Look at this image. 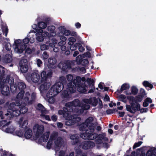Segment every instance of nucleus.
<instances>
[{
	"mask_svg": "<svg viewBox=\"0 0 156 156\" xmlns=\"http://www.w3.org/2000/svg\"><path fill=\"white\" fill-rule=\"evenodd\" d=\"M5 74V70L0 69V88L1 89V93L4 96H8L9 94V88L8 84L10 86V90L12 93H14L17 90V85L14 84V79L9 75H7L6 79H4Z\"/></svg>",
	"mask_w": 156,
	"mask_h": 156,
	"instance_id": "nucleus-1",
	"label": "nucleus"
},
{
	"mask_svg": "<svg viewBox=\"0 0 156 156\" xmlns=\"http://www.w3.org/2000/svg\"><path fill=\"white\" fill-rule=\"evenodd\" d=\"M52 72L50 71L47 74L45 71H43L41 73V79L39 83H43L39 87V90L41 92H43L47 90L49 88L50 84L49 82H47L48 78L51 77L52 75Z\"/></svg>",
	"mask_w": 156,
	"mask_h": 156,
	"instance_id": "nucleus-2",
	"label": "nucleus"
},
{
	"mask_svg": "<svg viewBox=\"0 0 156 156\" xmlns=\"http://www.w3.org/2000/svg\"><path fill=\"white\" fill-rule=\"evenodd\" d=\"M73 85L76 89L77 87V91L80 93L86 94L87 92L86 88L87 87V85L85 83L81 82V77L77 76L76 79H74L73 81Z\"/></svg>",
	"mask_w": 156,
	"mask_h": 156,
	"instance_id": "nucleus-3",
	"label": "nucleus"
},
{
	"mask_svg": "<svg viewBox=\"0 0 156 156\" xmlns=\"http://www.w3.org/2000/svg\"><path fill=\"white\" fill-rule=\"evenodd\" d=\"M66 90H64L61 96L62 98L69 99L71 98V94L74 93L76 91V88L74 85L72 84L71 82L67 84Z\"/></svg>",
	"mask_w": 156,
	"mask_h": 156,
	"instance_id": "nucleus-4",
	"label": "nucleus"
},
{
	"mask_svg": "<svg viewBox=\"0 0 156 156\" xmlns=\"http://www.w3.org/2000/svg\"><path fill=\"white\" fill-rule=\"evenodd\" d=\"M94 128H88L85 132L81 133L80 136L84 139L88 140H93L96 138V133H94Z\"/></svg>",
	"mask_w": 156,
	"mask_h": 156,
	"instance_id": "nucleus-5",
	"label": "nucleus"
},
{
	"mask_svg": "<svg viewBox=\"0 0 156 156\" xmlns=\"http://www.w3.org/2000/svg\"><path fill=\"white\" fill-rule=\"evenodd\" d=\"M126 110L133 114L135 113L137 111H139L140 110V105L139 103L131 102L130 105H126Z\"/></svg>",
	"mask_w": 156,
	"mask_h": 156,
	"instance_id": "nucleus-6",
	"label": "nucleus"
},
{
	"mask_svg": "<svg viewBox=\"0 0 156 156\" xmlns=\"http://www.w3.org/2000/svg\"><path fill=\"white\" fill-rule=\"evenodd\" d=\"M62 82H56L53 85L49 90V92H53L54 95H57L65 87H63Z\"/></svg>",
	"mask_w": 156,
	"mask_h": 156,
	"instance_id": "nucleus-7",
	"label": "nucleus"
},
{
	"mask_svg": "<svg viewBox=\"0 0 156 156\" xmlns=\"http://www.w3.org/2000/svg\"><path fill=\"white\" fill-rule=\"evenodd\" d=\"M65 118L66 120L65 122V124L68 126L73 125L78 122L79 121L77 120V119H79V120L81 119L80 117H77L76 115H69L67 117Z\"/></svg>",
	"mask_w": 156,
	"mask_h": 156,
	"instance_id": "nucleus-8",
	"label": "nucleus"
},
{
	"mask_svg": "<svg viewBox=\"0 0 156 156\" xmlns=\"http://www.w3.org/2000/svg\"><path fill=\"white\" fill-rule=\"evenodd\" d=\"M35 35L36 40L39 41H42L44 40V37H49L51 35L48 32L43 31L41 29H38L37 33Z\"/></svg>",
	"mask_w": 156,
	"mask_h": 156,
	"instance_id": "nucleus-9",
	"label": "nucleus"
},
{
	"mask_svg": "<svg viewBox=\"0 0 156 156\" xmlns=\"http://www.w3.org/2000/svg\"><path fill=\"white\" fill-rule=\"evenodd\" d=\"M28 62L26 59L22 58L20 61L19 66L22 73H25L28 71Z\"/></svg>",
	"mask_w": 156,
	"mask_h": 156,
	"instance_id": "nucleus-10",
	"label": "nucleus"
},
{
	"mask_svg": "<svg viewBox=\"0 0 156 156\" xmlns=\"http://www.w3.org/2000/svg\"><path fill=\"white\" fill-rule=\"evenodd\" d=\"M73 61H67L66 62H60L58 65L59 67L62 69V70L66 71L67 69H69L71 68L73 64Z\"/></svg>",
	"mask_w": 156,
	"mask_h": 156,
	"instance_id": "nucleus-11",
	"label": "nucleus"
},
{
	"mask_svg": "<svg viewBox=\"0 0 156 156\" xmlns=\"http://www.w3.org/2000/svg\"><path fill=\"white\" fill-rule=\"evenodd\" d=\"M80 146L83 149L87 150L93 148L95 146V144L92 141L86 140L82 142Z\"/></svg>",
	"mask_w": 156,
	"mask_h": 156,
	"instance_id": "nucleus-12",
	"label": "nucleus"
},
{
	"mask_svg": "<svg viewBox=\"0 0 156 156\" xmlns=\"http://www.w3.org/2000/svg\"><path fill=\"white\" fill-rule=\"evenodd\" d=\"M76 61L77 65H81L83 66H86L89 62L88 59L84 58L83 55H79L76 58Z\"/></svg>",
	"mask_w": 156,
	"mask_h": 156,
	"instance_id": "nucleus-13",
	"label": "nucleus"
},
{
	"mask_svg": "<svg viewBox=\"0 0 156 156\" xmlns=\"http://www.w3.org/2000/svg\"><path fill=\"white\" fill-rule=\"evenodd\" d=\"M34 130L37 129L35 136L37 138H38L43 133L44 127L43 125L36 124L33 127Z\"/></svg>",
	"mask_w": 156,
	"mask_h": 156,
	"instance_id": "nucleus-14",
	"label": "nucleus"
},
{
	"mask_svg": "<svg viewBox=\"0 0 156 156\" xmlns=\"http://www.w3.org/2000/svg\"><path fill=\"white\" fill-rule=\"evenodd\" d=\"M86 82L87 85V88H91L88 91L89 93H91L94 92L95 90V87L94 86L95 81L90 78H87V79Z\"/></svg>",
	"mask_w": 156,
	"mask_h": 156,
	"instance_id": "nucleus-15",
	"label": "nucleus"
},
{
	"mask_svg": "<svg viewBox=\"0 0 156 156\" xmlns=\"http://www.w3.org/2000/svg\"><path fill=\"white\" fill-rule=\"evenodd\" d=\"M79 100L78 99H76L71 102L66 103L65 106L66 107H68L69 110L72 112L73 110V106H77L79 105Z\"/></svg>",
	"mask_w": 156,
	"mask_h": 156,
	"instance_id": "nucleus-16",
	"label": "nucleus"
},
{
	"mask_svg": "<svg viewBox=\"0 0 156 156\" xmlns=\"http://www.w3.org/2000/svg\"><path fill=\"white\" fill-rule=\"evenodd\" d=\"M18 101H16V104L14 102L11 103L8 106L7 109V112H8L11 113L13 110H14L16 108L19 106H21V103H20V101H19L17 103Z\"/></svg>",
	"mask_w": 156,
	"mask_h": 156,
	"instance_id": "nucleus-17",
	"label": "nucleus"
},
{
	"mask_svg": "<svg viewBox=\"0 0 156 156\" xmlns=\"http://www.w3.org/2000/svg\"><path fill=\"white\" fill-rule=\"evenodd\" d=\"M30 78L31 80L34 83H39L41 79V76L36 72H34L31 74Z\"/></svg>",
	"mask_w": 156,
	"mask_h": 156,
	"instance_id": "nucleus-18",
	"label": "nucleus"
},
{
	"mask_svg": "<svg viewBox=\"0 0 156 156\" xmlns=\"http://www.w3.org/2000/svg\"><path fill=\"white\" fill-rule=\"evenodd\" d=\"M71 112L69 110L68 107H64L63 108L62 110H58V113L60 115H62L63 117H67L69 116V113Z\"/></svg>",
	"mask_w": 156,
	"mask_h": 156,
	"instance_id": "nucleus-19",
	"label": "nucleus"
},
{
	"mask_svg": "<svg viewBox=\"0 0 156 156\" xmlns=\"http://www.w3.org/2000/svg\"><path fill=\"white\" fill-rule=\"evenodd\" d=\"M17 108L18 107H17L12 112V113L9 114L7 113L5 114V115H9V119L14 117H17L19 116L21 113V112L20 110H19Z\"/></svg>",
	"mask_w": 156,
	"mask_h": 156,
	"instance_id": "nucleus-20",
	"label": "nucleus"
},
{
	"mask_svg": "<svg viewBox=\"0 0 156 156\" xmlns=\"http://www.w3.org/2000/svg\"><path fill=\"white\" fill-rule=\"evenodd\" d=\"M14 49H25V46L23 45L21 40L18 39L14 41L13 45Z\"/></svg>",
	"mask_w": 156,
	"mask_h": 156,
	"instance_id": "nucleus-21",
	"label": "nucleus"
},
{
	"mask_svg": "<svg viewBox=\"0 0 156 156\" xmlns=\"http://www.w3.org/2000/svg\"><path fill=\"white\" fill-rule=\"evenodd\" d=\"M48 68L52 69L55 67L54 65L57 62L56 59L54 57H51L48 59Z\"/></svg>",
	"mask_w": 156,
	"mask_h": 156,
	"instance_id": "nucleus-22",
	"label": "nucleus"
},
{
	"mask_svg": "<svg viewBox=\"0 0 156 156\" xmlns=\"http://www.w3.org/2000/svg\"><path fill=\"white\" fill-rule=\"evenodd\" d=\"M131 92H128L127 91H125V94H126L131 95L133 94L134 95H136L138 92V90L137 88L135 86H132L131 88Z\"/></svg>",
	"mask_w": 156,
	"mask_h": 156,
	"instance_id": "nucleus-23",
	"label": "nucleus"
},
{
	"mask_svg": "<svg viewBox=\"0 0 156 156\" xmlns=\"http://www.w3.org/2000/svg\"><path fill=\"white\" fill-rule=\"evenodd\" d=\"M54 94L53 92H49V90L48 93H47L46 96L48 98V101L50 103H53L55 101V99L54 98L56 95H54Z\"/></svg>",
	"mask_w": 156,
	"mask_h": 156,
	"instance_id": "nucleus-24",
	"label": "nucleus"
},
{
	"mask_svg": "<svg viewBox=\"0 0 156 156\" xmlns=\"http://www.w3.org/2000/svg\"><path fill=\"white\" fill-rule=\"evenodd\" d=\"M70 139L72 140L71 141L72 144L73 145H74L77 144L79 142V136L78 135L75 134H73L70 137Z\"/></svg>",
	"mask_w": 156,
	"mask_h": 156,
	"instance_id": "nucleus-25",
	"label": "nucleus"
},
{
	"mask_svg": "<svg viewBox=\"0 0 156 156\" xmlns=\"http://www.w3.org/2000/svg\"><path fill=\"white\" fill-rule=\"evenodd\" d=\"M25 133L24 134L25 138L27 139H29L32 136V131L31 129L28 128L27 129H25Z\"/></svg>",
	"mask_w": 156,
	"mask_h": 156,
	"instance_id": "nucleus-26",
	"label": "nucleus"
},
{
	"mask_svg": "<svg viewBox=\"0 0 156 156\" xmlns=\"http://www.w3.org/2000/svg\"><path fill=\"white\" fill-rule=\"evenodd\" d=\"M130 88V85L129 84L127 83H124L121 86L120 89H118L116 92L119 94H121L124 90H126Z\"/></svg>",
	"mask_w": 156,
	"mask_h": 156,
	"instance_id": "nucleus-27",
	"label": "nucleus"
},
{
	"mask_svg": "<svg viewBox=\"0 0 156 156\" xmlns=\"http://www.w3.org/2000/svg\"><path fill=\"white\" fill-rule=\"evenodd\" d=\"M156 148L154 147H151L147 151L146 156H155L156 154Z\"/></svg>",
	"mask_w": 156,
	"mask_h": 156,
	"instance_id": "nucleus-28",
	"label": "nucleus"
},
{
	"mask_svg": "<svg viewBox=\"0 0 156 156\" xmlns=\"http://www.w3.org/2000/svg\"><path fill=\"white\" fill-rule=\"evenodd\" d=\"M12 60V56L9 54H6L3 57V60L5 63H10Z\"/></svg>",
	"mask_w": 156,
	"mask_h": 156,
	"instance_id": "nucleus-29",
	"label": "nucleus"
},
{
	"mask_svg": "<svg viewBox=\"0 0 156 156\" xmlns=\"http://www.w3.org/2000/svg\"><path fill=\"white\" fill-rule=\"evenodd\" d=\"M94 119L92 117H89L86 120L85 123L88 126L89 128H94L93 124L92 123Z\"/></svg>",
	"mask_w": 156,
	"mask_h": 156,
	"instance_id": "nucleus-30",
	"label": "nucleus"
},
{
	"mask_svg": "<svg viewBox=\"0 0 156 156\" xmlns=\"http://www.w3.org/2000/svg\"><path fill=\"white\" fill-rule=\"evenodd\" d=\"M20 92L18 93L16 96V99H18L17 103L19 101H20V103H22V100L23 99V98L25 93L24 90H19Z\"/></svg>",
	"mask_w": 156,
	"mask_h": 156,
	"instance_id": "nucleus-31",
	"label": "nucleus"
},
{
	"mask_svg": "<svg viewBox=\"0 0 156 156\" xmlns=\"http://www.w3.org/2000/svg\"><path fill=\"white\" fill-rule=\"evenodd\" d=\"M59 30L61 32V35H65L68 36L70 34V32L69 30H66L63 27H61L59 28Z\"/></svg>",
	"mask_w": 156,
	"mask_h": 156,
	"instance_id": "nucleus-32",
	"label": "nucleus"
},
{
	"mask_svg": "<svg viewBox=\"0 0 156 156\" xmlns=\"http://www.w3.org/2000/svg\"><path fill=\"white\" fill-rule=\"evenodd\" d=\"M21 106H19V108H21L20 107H21L20 109V111L21 113L24 114L26 113L28 111V109L27 108L25 107V106L26 105V103H21Z\"/></svg>",
	"mask_w": 156,
	"mask_h": 156,
	"instance_id": "nucleus-33",
	"label": "nucleus"
},
{
	"mask_svg": "<svg viewBox=\"0 0 156 156\" xmlns=\"http://www.w3.org/2000/svg\"><path fill=\"white\" fill-rule=\"evenodd\" d=\"M50 134V132L48 131L45 132L43 134L41 138L42 139L43 142H47L48 139Z\"/></svg>",
	"mask_w": 156,
	"mask_h": 156,
	"instance_id": "nucleus-34",
	"label": "nucleus"
},
{
	"mask_svg": "<svg viewBox=\"0 0 156 156\" xmlns=\"http://www.w3.org/2000/svg\"><path fill=\"white\" fill-rule=\"evenodd\" d=\"M62 138L61 137H58L55 140V144L56 147H60L62 146Z\"/></svg>",
	"mask_w": 156,
	"mask_h": 156,
	"instance_id": "nucleus-35",
	"label": "nucleus"
},
{
	"mask_svg": "<svg viewBox=\"0 0 156 156\" xmlns=\"http://www.w3.org/2000/svg\"><path fill=\"white\" fill-rule=\"evenodd\" d=\"M55 27L53 26H51L48 27L47 29L50 32V35L54 36L56 35V33L55 31Z\"/></svg>",
	"mask_w": 156,
	"mask_h": 156,
	"instance_id": "nucleus-36",
	"label": "nucleus"
},
{
	"mask_svg": "<svg viewBox=\"0 0 156 156\" xmlns=\"http://www.w3.org/2000/svg\"><path fill=\"white\" fill-rule=\"evenodd\" d=\"M152 101L150 98H147L144 100L143 103V105L144 107H147L148 106L149 104L152 103Z\"/></svg>",
	"mask_w": 156,
	"mask_h": 156,
	"instance_id": "nucleus-37",
	"label": "nucleus"
},
{
	"mask_svg": "<svg viewBox=\"0 0 156 156\" xmlns=\"http://www.w3.org/2000/svg\"><path fill=\"white\" fill-rule=\"evenodd\" d=\"M26 87V85L23 82H19L17 84V89H18L19 90H22L24 89Z\"/></svg>",
	"mask_w": 156,
	"mask_h": 156,
	"instance_id": "nucleus-38",
	"label": "nucleus"
},
{
	"mask_svg": "<svg viewBox=\"0 0 156 156\" xmlns=\"http://www.w3.org/2000/svg\"><path fill=\"white\" fill-rule=\"evenodd\" d=\"M126 97L125 95L121 94L118 96V100L119 101H122L126 103L127 102V100L126 99Z\"/></svg>",
	"mask_w": 156,
	"mask_h": 156,
	"instance_id": "nucleus-39",
	"label": "nucleus"
},
{
	"mask_svg": "<svg viewBox=\"0 0 156 156\" xmlns=\"http://www.w3.org/2000/svg\"><path fill=\"white\" fill-rule=\"evenodd\" d=\"M35 33L31 32L29 33L27 35L28 37H30V43H33L35 41Z\"/></svg>",
	"mask_w": 156,
	"mask_h": 156,
	"instance_id": "nucleus-40",
	"label": "nucleus"
},
{
	"mask_svg": "<svg viewBox=\"0 0 156 156\" xmlns=\"http://www.w3.org/2000/svg\"><path fill=\"white\" fill-rule=\"evenodd\" d=\"M79 129L80 131H86V130L89 128L88 126L85 123H83L80 125Z\"/></svg>",
	"mask_w": 156,
	"mask_h": 156,
	"instance_id": "nucleus-41",
	"label": "nucleus"
},
{
	"mask_svg": "<svg viewBox=\"0 0 156 156\" xmlns=\"http://www.w3.org/2000/svg\"><path fill=\"white\" fill-rule=\"evenodd\" d=\"M143 85L145 87H149L151 89L153 88V86L152 84L150 83L148 81H144L143 82Z\"/></svg>",
	"mask_w": 156,
	"mask_h": 156,
	"instance_id": "nucleus-42",
	"label": "nucleus"
},
{
	"mask_svg": "<svg viewBox=\"0 0 156 156\" xmlns=\"http://www.w3.org/2000/svg\"><path fill=\"white\" fill-rule=\"evenodd\" d=\"M144 97L143 96L139 94L138 95L136 96L135 98V103H139V102H141L143 100Z\"/></svg>",
	"mask_w": 156,
	"mask_h": 156,
	"instance_id": "nucleus-43",
	"label": "nucleus"
},
{
	"mask_svg": "<svg viewBox=\"0 0 156 156\" xmlns=\"http://www.w3.org/2000/svg\"><path fill=\"white\" fill-rule=\"evenodd\" d=\"M2 30L3 34H5V36L7 37L8 32V29L5 24H4L2 26Z\"/></svg>",
	"mask_w": 156,
	"mask_h": 156,
	"instance_id": "nucleus-44",
	"label": "nucleus"
},
{
	"mask_svg": "<svg viewBox=\"0 0 156 156\" xmlns=\"http://www.w3.org/2000/svg\"><path fill=\"white\" fill-rule=\"evenodd\" d=\"M35 49H25L24 55L26 57H27L29 55H30L35 51Z\"/></svg>",
	"mask_w": 156,
	"mask_h": 156,
	"instance_id": "nucleus-45",
	"label": "nucleus"
},
{
	"mask_svg": "<svg viewBox=\"0 0 156 156\" xmlns=\"http://www.w3.org/2000/svg\"><path fill=\"white\" fill-rule=\"evenodd\" d=\"M60 81L58 82H62L63 85V87H65L66 85L67 81L66 78L63 76L60 77Z\"/></svg>",
	"mask_w": 156,
	"mask_h": 156,
	"instance_id": "nucleus-46",
	"label": "nucleus"
},
{
	"mask_svg": "<svg viewBox=\"0 0 156 156\" xmlns=\"http://www.w3.org/2000/svg\"><path fill=\"white\" fill-rule=\"evenodd\" d=\"M29 42V39L28 37H26L23 40V45L25 46V49H30V48L28 47V44Z\"/></svg>",
	"mask_w": 156,
	"mask_h": 156,
	"instance_id": "nucleus-47",
	"label": "nucleus"
},
{
	"mask_svg": "<svg viewBox=\"0 0 156 156\" xmlns=\"http://www.w3.org/2000/svg\"><path fill=\"white\" fill-rule=\"evenodd\" d=\"M58 134L57 132L53 133L50 136L49 139L51 141H53L56 140L57 138Z\"/></svg>",
	"mask_w": 156,
	"mask_h": 156,
	"instance_id": "nucleus-48",
	"label": "nucleus"
},
{
	"mask_svg": "<svg viewBox=\"0 0 156 156\" xmlns=\"http://www.w3.org/2000/svg\"><path fill=\"white\" fill-rule=\"evenodd\" d=\"M37 110L40 111L41 112H43L44 111V106L41 104L39 103L37 104L36 107Z\"/></svg>",
	"mask_w": 156,
	"mask_h": 156,
	"instance_id": "nucleus-49",
	"label": "nucleus"
},
{
	"mask_svg": "<svg viewBox=\"0 0 156 156\" xmlns=\"http://www.w3.org/2000/svg\"><path fill=\"white\" fill-rule=\"evenodd\" d=\"M106 112L107 114H112L115 113V112H118V110L116 108L113 109H109L107 110Z\"/></svg>",
	"mask_w": 156,
	"mask_h": 156,
	"instance_id": "nucleus-50",
	"label": "nucleus"
},
{
	"mask_svg": "<svg viewBox=\"0 0 156 156\" xmlns=\"http://www.w3.org/2000/svg\"><path fill=\"white\" fill-rule=\"evenodd\" d=\"M126 98L129 101V102L130 103L131 102L135 103V98L134 97L131 96H126Z\"/></svg>",
	"mask_w": 156,
	"mask_h": 156,
	"instance_id": "nucleus-51",
	"label": "nucleus"
},
{
	"mask_svg": "<svg viewBox=\"0 0 156 156\" xmlns=\"http://www.w3.org/2000/svg\"><path fill=\"white\" fill-rule=\"evenodd\" d=\"M38 26L39 28L41 29H44L46 27L47 25L43 22H41L38 23Z\"/></svg>",
	"mask_w": 156,
	"mask_h": 156,
	"instance_id": "nucleus-52",
	"label": "nucleus"
},
{
	"mask_svg": "<svg viewBox=\"0 0 156 156\" xmlns=\"http://www.w3.org/2000/svg\"><path fill=\"white\" fill-rule=\"evenodd\" d=\"M28 123V121L27 120H24L22 125L21 126V128L23 129H26L27 128V125Z\"/></svg>",
	"mask_w": 156,
	"mask_h": 156,
	"instance_id": "nucleus-53",
	"label": "nucleus"
},
{
	"mask_svg": "<svg viewBox=\"0 0 156 156\" xmlns=\"http://www.w3.org/2000/svg\"><path fill=\"white\" fill-rule=\"evenodd\" d=\"M69 41L68 44L69 45H72L76 41V40L75 38L73 37H70L68 39Z\"/></svg>",
	"mask_w": 156,
	"mask_h": 156,
	"instance_id": "nucleus-54",
	"label": "nucleus"
},
{
	"mask_svg": "<svg viewBox=\"0 0 156 156\" xmlns=\"http://www.w3.org/2000/svg\"><path fill=\"white\" fill-rule=\"evenodd\" d=\"M16 135L20 137H22L23 136V133L21 129L16 131Z\"/></svg>",
	"mask_w": 156,
	"mask_h": 156,
	"instance_id": "nucleus-55",
	"label": "nucleus"
},
{
	"mask_svg": "<svg viewBox=\"0 0 156 156\" xmlns=\"http://www.w3.org/2000/svg\"><path fill=\"white\" fill-rule=\"evenodd\" d=\"M73 77L71 74H69L67 76V80L70 81V82H71L73 83V81L74 79L73 80Z\"/></svg>",
	"mask_w": 156,
	"mask_h": 156,
	"instance_id": "nucleus-56",
	"label": "nucleus"
},
{
	"mask_svg": "<svg viewBox=\"0 0 156 156\" xmlns=\"http://www.w3.org/2000/svg\"><path fill=\"white\" fill-rule=\"evenodd\" d=\"M143 143V142L141 141H140L138 142H136L135 143L133 146V149H134L135 148L139 147L140 146V145L142 144Z\"/></svg>",
	"mask_w": 156,
	"mask_h": 156,
	"instance_id": "nucleus-57",
	"label": "nucleus"
},
{
	"mask_svg": "<svg viewBox=\"0 0 156 156\" xmlns=\"http://www.w3.org/2000/svg\"><path fill=\"white\" fill-rule=\"evenodd\" d=\"M81 107L84 108V109L87 110L89 109L90 108V106L88 104H84V103H83L82 104Z\"/></svg>",
	"mask_w": 156,
	"mask_h": 156,
	"instance_id": "nucleus-58",
	"label": "nucleus"
},
{
	"mask_svg": "<svg viewBox=\"0 0 156 156\" xmlns=\"http://www.w3.org/2000/svg\"><path fill=\"white\" fill-rule=\"evenodd\" d=\"M83 101L85 103L84 104H91L92 102V100L90 99H84L83 100Z\"/></svg>",
	"mask_w": 156,
	"mask_h": 156,
	"instance_id": "nucleus-59",
	"label": "nucleus"
},
{
	"mask_svg": "<svg viewBox=\"0 0 156 156\" xmlns=\"http://www.w3.org/2000/svg\"><path fill=\"white\" fill-rule=\"evenodd\" d=\"M74 47L76 49H83V48L82 47L81 44L79 43H77L75 44Z\"/></svg>",
	"mask_w": 156,
	"mask_h": 156,
	"instance_id": "nucleus-60",
	"label": "nucleus"
},
{
	"mask_svg": "<svg viewBox=\"0 0 156 156\" xmlns=\"http://www.w3.org/2000/svg\"><path fill=\"white\" fill-rule=\"evenodd\" d=\"M52 143V141H51V140H49L47 143V148L50 149L51 148Z\"/></svg>",
	"mask_w": 156,
	"mask_h": 156,
	"instance_id": "nucleus-61",
	"label": "nucleus"
},
{
	"mask_svg": "<svg viewBox=\"0 0 156 156\" xmlns=\"http://www.w3.org/2000/svg\"><path fill=\"white\" fill-rule=\"evenodd\" d=\"M10 44L9 43H5L4 44V48L5 49H9L11 48Z\"/></svg>",
	"mask_w": 156,
	"mask_h": 156,
	"instance_id": "nucleus-62",
	"label": "nucleus"
},
{
	"mask_svg": "<svg viewBox=\"0 0 156 156\" xmlns=\"http://www.w3.org/2000/svg\"><path fill=\"white\" fill-rule=\"evenodd\" d=\"M43 57L44 59H47L48 57V55L46 51H44L43 54Z\"/></svg>",
	"mask_w": 156,
	"mask_h": 156,
	"instance_id": "nucleus-63",
	"label": "nucleus"
},
{
	"mask_svg": "<svg viewBox=\"0 0 156 156\" xmlns=\"http://www.w3.org/2000/svg\"><path fill=\"white\" fill-rule=\"evenodd\" d=\"M98 103V101L96 97H94L93 99V105L94 106H96Z\"/></svg>",
	"mask_w": 156,
	"mask_h": 156,
	"instance_id": "nucleus-64",
	"label": "nucleus"
}]
</instances>
